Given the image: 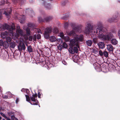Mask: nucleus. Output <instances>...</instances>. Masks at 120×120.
<instances>
[{
  "instance_id": "nucleus-1",
  "label": "nucleus",
  "mask_w": 120,
  "mask_h": 120,
  "mask_svg": "<svg viewBox=\"0 0 120 120\" xmlns=\"http://www.w3.org/2000/svg\"><path fill=\"white\" fill-rule=\"evenodd\" d=\"M98 28L96 29L93 28V26L91 25L90 23H88L86 27L85 30L84 31V33L86 34H88L90 32H92L94 30V32L99 35L102 34V33L106 32L107 30L105 28L103 27L101 22H99L98 25Z\"/></svg>"
},
{
  "instance_id": "nucleus-2",
  "label": "nucleus",
  "mask_w": 120,
  "mask_h": 120,
  "mask_svg": "<svg viewBox=\"0 0 120 120\" xmlns=\"http://www.w3.org/2000/svg\"><path fill=\"white\" fill-rule=\"evenodd\" d=\"M15 29V26L14 25L12 26H10L7 24H5L3 25L0 24V30L3 31L5 29H7L10 31V32L13 34V31Z\"/></svg>"
},
{
  "instance_id": "nucleus-3",
  "label": "nucleus",
  "mask_w": 120,
  "mask_h": 120,
  "mask_svg": "<svg viewBox=\"0 0 120 120\" xmlns=\"http://www.w3.org/2000/svg\"><path fill=\"white\" fill-rule=\"evenodd\" d=\"M113 37L114 36L112 33L109 32L106 35H104L103 34H100L99 36V38L103 41H109L111 40Z\"/></svg>"
},
{
  "instance_id": "nucleus-4",
  "label": "nucleus",
  "mask_w": 120,
  "mask_h": 120,
  "mask_svg": "<svg viewBox=\"0 0 120 120\" xmlns=\"http://www.w3.org/2000/svg\"><path fill=\"white\" fill-rule=\"evenodd\" d=\"M120 15L118 12H116L114 14L112 18L109 19L108 21L110 22H116L118 21L120 17Z\"/></svg>"
},
{
  "instance_id": "nucleus-5",
  "label": "nucleus",
  "mask_w": 120,
  "mask_h": 120,
  "mask_svg": "<svg viewBox=\"0 0 120 120\" xmlns=\"http://www.w3.org/2000/svg\"><path fill=\"white\" fill-rule=\"evenodd\" d=\"M52 29L49 27L46 28L45 30L44 33V38L46 39H48L49 38V34L51 33Z\"/></svg>"
},
{
  "instance_id": "nucleus-6",
  "label": "nucleus",
  "mask_w": 120,
  "mask_h": 120,
  "mask_svg": "<svg viewBox=\"0 0 120 120\" xmlns=\"http://www.w3.org/2000/svg\"><path fill=\"white\" fill-rule=\"evenodd\" d=\"M75 39V37L74 39L70 40V43L69 44L70 47H73L76 46V47H79V43Z\"/></svg>"
},
{
  "instance_id": "nucleus-7",
  "label": "nucleus",
  "mask_w": 120,
  "mask_h": 120,
  "mask_svg": "<svg viewBox=\"0 0 120 120\" xmlns=\"http://www.w3.org/2000/svg\"><path fill=\"white\" fill-rule=\"evenodd\" d=\"M94 66L95 69L97 70L98 71H100V70H104V68L103 67H105V68L106 67V66L105 65L103 66L102 65L101 67L100 64L97 63H94Z\"/></svg>"
},
{
  "instance_id": "nucleus-8",
  "label": "nucleus",
  "mask_w": 120,
  "mask_h": 120,
  "mask_svg": "<svg viewBox=\"0 0 120 120\" xmlns=\"http://www.w3.org/2000/svg\"><path fill=\"white\" fill-rule=\"evenodd\" d=\"M76 41L78 43L80 42H83L85 41L84 36L83 35L80 34L79 35H77L75 37Z\"/></svg>"
},
{
  "instance_id": "nucleus-9",
  "label": "nucleus",
  "mask_w": 120,
  "mask_h": 120,
  "mask_svg": "<svg viewBox=\"0 0 120 120\" xmlns=\"http://www.w3.org/2000/svg\"><path fill=\"white\" fill-rule=\"evenodd\" d=\"M68 51L71 54H74L75 53H77L78 52V49L77 47H71L69 48Z\"/></svg>"
},
{
  "instance_id": "nucleus-10",
  "label": "nucleus",
  "mask_w": 120,
  "mask_h": 120,
  "mask_svg": "<svg viewBox=\"0 0 120 120\" xmlns=\"http://www.w3.org/2000/svg\"><path fill=\"white\" fill-rule=\"evenodd\" d=\"M26 34H25L24 33V38L26 40H27L28 39V37L30 35V29L29 27H27L26 28Z\"/></svg>"
},
{
  "instance_id": "nucleus-11",
  "label": "nucleus",
  "mask_w": 120,
  "mask_h": 120,
  "mask_svg": "<svg viewBox=\"0 0 120 120\" xmlns=\"http://www.w3.org/2000/svg\"><path fill=\"white\" fill-rule=\"evenodd\" d=\"M72 28L74 30L76 31L79 32L80 30L79 26L77 25L75 23H71L70 24Z\"/></svg>"
},
{
  "instance_id": "nucleus-12",
  "label": "nucleus",
  "mask_w": 120,
  "mask_h": 120,
  "mask_svg": "<svg viewBox=\"0 0 120 120\" xmlns=\"http://www.w3.org/2000/svg\"><path fill=\"white\" fill-rule=\"evenodd\" d=\"M9 45V44L6 41H3L2 40H0V46H3L5 48H7Z\"/></svg>"
},
{
  "instance_id": "nucleus-13",
  "label": "nucleus",
  "mask_w": 120,
  "mask_h": 120,
  "mask_svg": "<svg viewBox=\"0 0 120 120\" xmlns=\"http://www.w3.org/2000/svg\"><path fill=\"white\" fill-rule=\"evenodd\" d=\"M3 13L5 14L7 16H9V14L7 12L6 10L4 9H2L0 10V19H1L2 18V14Z\"/></svg>"
},
{
  "instance_id": "nucleus-14",
  "label": "nucleus",
  "mask_w": 120,
  "mask_h": 120,
  "mask_svg": "<svg viewBox=\"0 0 120 120\" xmlns=\"http://www.w3.org/2000/svg\"><path fill=\"white\" fill-rule=\"evenodd\" d=\"M18 50L20 51H21L22 50H25V46L24 43L22 44L20 43L19 44L18 46Z\"/></svg>"
},
{
  "instance_id": "nucleus-15",
  "label": "nucleus",
  "mask_w": 120,
  "mask_h": 120,
  "mask_svg": "<svg viewBox=\"0 0 120 120\" xmlns=\"http://www.w3.org/2000/svg\"><path fill=\"white\" fill-rule=\"evenodd\" d=\"M52 18V17H49L45 19H43L41 17H39L38 18V20L40 22H44L45 21L46 22H47L51 20Z\"/></svg>"
},
{
  "instance_id": "nucleus-16",
  "label": "nucleus",
  "mask_w": 120,
  "mask_h": 120,
  "mask_svg": "<svg viewBox=\"0 0 120 120\" xmlns=\"http://www.w3.org/2000/svg\"><path fill=\"white\" fill-rule=\"evenodd\" d=\"M16 33L18 36H20L21 37H23L24 38V32L21 29L19 30L16 31Z\"/></svg>"
},
{
  "instance_id": "nucleus-17",
  "label": "nucleus",
  "mask_w": 120,
  "mask_h": 120,
  "mask_svg": "<svg viewBox=\"0 0 120 120\" xmlns=\"http://www.w3.org/2000/svg\"><path fill=\"white\" fill-rule=\"evenodd\" d=\"M98 45L99 49H103L105 47V44L103 42H99L98 44Z\"/></svg>"
},
{
  "instance_id": "nucleus-18",
  "label": "nucleus",
  "mask_w": 120,
  "mask_h": 120,
  "mask_svg": "<svg viewBox=\"0 0 120 120\" xmlns=\"http://www.w3.org/2000/svg\"><path fill=\"white\" fill-rule=\"evenodd\" d=\"M9 45L10 47L12 49L14 48L16 45V44L15 42L13 41L9 43Z\"/></svg>"
},
{
  "instance_id": "nucleus-19",
  "label": "nucleus",
  "mask_w": 120,
  "mask_h": 120,
  "mask_svg": "<svg viewBox=\"0 0 120 120\" xmlns=\"http://www.w3.org/2000/svg\"><path fill=\"white\" fill-rule=\"evenodd\" d=\"M49 40L52 42L56 41V39L54 36H52L49 37Z\"/></svg>"
},
{
  "instance_id": "nucleus-20",
  "label": "nucleus",
  "mask_w": 120,
  "mask_h": 120,
  "mask_svg": "<svg viewBox=\"0 0 120 120\" xmlns=\"http://www.w3.org/2000/svg\"><path fill=\"white\" fill-rule=\"evenodd\" d=\"M107 49L110 52H112L113 50V47L111 44L108 45H107Z\"/></svg>"
},
{
  "instance_id": "nucleus-21",
  "label": "nucleus",
  "mask_w": 120,
  "mask_h": 120,
  "mask_svg": "<svg viewBox=\"0 0 120 120\" xmlns=\"http://www.w3.org/2000/svg\"><path fill=\"white\" fill-rule=\"evenodd\" d=\"M111 42L112 44L113 45H117L118 43V41L115 39H112L111 40Z\"/></svg>"
},
{
  "instance_id": "nucleus-22",
  "label": "nucleus",
  "mask_w": 120,
  "mask_h": 120,
  "mask_svg": "<svg viewBox=\"0 0 120 120\" xmlns=\"http://www.w3.org/2000/svg\"><path fill=\"white\" fill-rule=\"evenodd\" d=\"M93 41L91 40H86V43L88 46H90L92 45Z\"/></svg>"
},
{
  "instance_id": "nucleus-23",
  "label": "nucleus",
  "mask_w": 120,
  "mask_h": 120,
  "mask_svg": "<svg viewBox=\"0 0 120 120\" xmlns=\"http://www.w3.org/2000/svg\"><path fill=\"white\" fill-rule=\"evenodd\" d=\"M68 34L70 36H75L76 35L74 31L72 30Z\"/></svg>"
},
{
  "instance_id": "nucleus-24",
  "label": "nucleus",
  "mask_w": 120,
  "mask_h": 120,
  "mask_svg": "<svg viewBox=\"0 0 120 120\" xmlns=\"http://www.w3.org/2000/svg\"><path fill=\"white\" fill-rule=\"evenodd\" d=\"M6 41L8 43L9 42L10 43L12 41V39L10 37H6Z\"/></svg>"
},
{
  "instance_id": "nucleus-25",
  "label": "nucleus",
  "mask_w": 120,
  "mask_h": 120,
  "mask_svg": "<svg viewBox=\"0 0 120 120\" xmlns=\"http://www.w3.org/2000/svg\"><path fill=\"white\" fill-rule=\"evenodd\" d=\"M45 8L48 9H50L51 8V6L49 4L45 3Z\"/></svg>"
},
{
  "instance_id": "nucleus-26",
  "label": "nucleus",
  "mask_w": 120,
  "mask_h": 120,
  "mask_svg": "<svg viewBox=\"0 0 120 120\" xmlns=\"http://www.w3.org/2000/svg\"><path fill=\"white\" fill-rule=\"evenodd\" d=\"M27 50L29 52H33V49L31 46L30 45L27 47Z\"/></svg>"
},
{
  "instance_id": "nucleus-27",
  "label": "nucleus",
  "mask_w": 120,
  "mask_h": 120,
  "mask_svg": "<svg viewBox=\"0 0 120 120\" xmlns=\"http://www.w3.org/2000/svg\"><path fill=\"white\" fill-rule=\"evenodd\" d=\"M6 2V4H8L9 2L7 0L6 1L4 0H2L1 1H0V5H2L4 4Z\"/></svg>"
},
{
  "instance_id": "nucleus-28",
  "label": "nucleus",
  "mask_w": 120,
  "mask_h": 120,
  "mask_svg": "<svg viewBox=\"0 0 120 120\" xmlns=\"http://www.w3.org/2000/svg\"><path fill=\"white\" fill-rule=\"evenodd\" d=\"M8 12H7L8 13V14L9 15V16H7V17L8 18H9L10 17V16H9V14H10L11 13L12 11V9L11 8H8Z\"/></svg>"
},
{
  "instance_id": "nucleus-29",
  "label": "nucleus",
  "mask_w": 120,
  "mask_h": 120,
  "mask_svg": "<svg viewBox=\"0 0 120 120\" xmlns=\"http://www.w3.org/2000/svg\"><path fill=\"white\" fill-rule=\"evenodd\" d=\"M58 29L56 28H54L53 29V33L55 34L57 33L58 32Z\"/></svg>"
},
{
  "instance_id": "nucleus-30",
  "label": "nucleus",
  "mask_w": 120,
  "mask_h": 120,
  "mask_svg": "<svg viewBox=\"0 0 120 120\" xmlns=\"http://www.w3.org/2000/svg\"><path fill=\"white\" fill-rule=\"evenodd\" d=\"M63 47L64 48H67L68 47V45L65 42H63Z\"/></svg>"
},
{
  "instance_id": "nucleus-31",
  "label": "nucleus",
  "mask_w": 120,
  "mask_h": 120,
  "mask_svg": "<svg viewBox=\"0 0 120 120\" xmlns=\"http://www.w3.org/2000/svg\"><path fill=\"white\" fill-rule=\"evenodd\" d=\"M103 55L105 57H107L108 56L109 54L108 53L107 51H105L103 52Z\"/></svg>"
},
{
  "instance_id": "nucleus-32",
  "label": "nucleus",
  "mask_w": 120,
  "mask_h": 120,
  "mask_svg": "<svg viewBox=\"0 0 120 120\" xmlns=\"http://www.w3.org/2000/svg\"><path fill=\"white\" fill-rule=\"evenodd\" d=\"M25 96L26 98V101H30V98L29 96L27 95H26ZM29 102L30 103V102Z\"/></svg>"
},
{
  "instance_id": "nucleus-33",
  "label": "nucleus",
  "mask_w": 120,
  "mask_h": 120,
  "mask_svg": "<svg viewBox=\"0 0 120 120\" xmlns=\"http://www.w3.org/2000/svg\"><path fill=\"white\" fill-rule=\"evenodd\" d=\"M93 41L94 43L95 44L96 43L97 41V39L96 38H93Z\"/></svg>"
},
{
  "instance_id": "nucleus-34",
  "label": "nucleus",
  "mask_w": 120,
  "mask_h": 120,
  "mask_svg": "<svg viewBox=\"0 0 120 120\" xmlns=\"http://www.w3.org/2000/svg\"><path fill=\"white\" fill-rule=\"evenodd\" d=\"M68 14H67L65 15V16H64L63 18V19L65 20H67V18L68 17Z\"/></svg>"
},
{
  "instance_id": "nucleus-35",
  "label": "nucleus",
  "mask_w": 120,
  "mask_h": 120,
  "mask_svg": "<svg viewBox=\"0 0 120 120\" xmlns=\"http://www.w3.org/2000/svg\"><path fill=\"white\" fill-rule=\"evenodd\" d=\"M30 98L32 101L35 102L36 101V98L33 97H30Z\"/></svg>"
},
{
  "instance_id": "nucleus-36",
  "label": "nucleus",
  "mask_w": 120,
  "mask_h": 120,
  "mask_svg": "<svg viewBox=\"0 0 120 120\" xmlns=\"http://www.w3.org/2000/svg\"><path fill=\"white\" fill-rule=\"evenodd\" d=\"M41 38V35L40 34H38L37 35V38L38 40H39Z\"/></svg>"
},
{
  "instance_id": "nucleus-37",
  "label": "nucleus",
  "mask_w": 120,
  "mask_h": 120,
  "mask_svg": "<svg viewBox=\"0 0 120 120\" xmlns=\"http://www.w3.org/2000/svg\"><path fill=\"white\" fill-rule=\"evenodd\" d=\"M11 119L12 120H18L14 116H12L11 117Z\"/></svg>"
},
{
  "instance_id": "nucleus-38",
  "label": "nucleus",
  "mask_w": 120,
  "mask_h": 120,
  "mask_svg": "<svg viewBox=\"0 0 120 120\" xmlns=\"http://www.w3.org/2000/svg\"><path fill=\"white\" fill-rule=\"evenodd\" d=\"M34 25L33 23H29L28 25V26L30 27H33Z\"/></svg>"
},
{
  "instance_id": "nucleus-39",
  "label": "nucleus",
  "mask_w": 120,
  "mask_h": 120,
  "mask_svg": "<svg viewBox=\"0 0 120 120\" xmlns=\"http://www.w3.org/2000/svg\"><path fill=\"white\" fill-rule=\"evenodd\" d=\"M99 53L101 56H102L103 54V52L101 50H100L99 51Z\"/></svg>"
},
{
  "instance_id": "nucleus-40",
  "label": "nucleus",
  "mask_w": 120,
  "mask_h": 120,
  "mask_svg": "<svg viewBox=\"0 0 120 120\" xmlns=\"http://www.w3.org/2000/svg\"><path fill=\"white\" fill-rule=\"evenodd\" d=\"M60 36L61 38H64V35L63 33L62 32L60 34Z\"/></svg>"
},
{
  "instance_id": "nucleus-41",
  "label": "nucleus",
  "mask_w": 120,
  "mask_h": 120,
  "mask_svg": "<svg viewBox=\"0 0 120 120\" xmlns=\"http://www.w3.org/2000/svg\"><path fill=\"white\" fill-rule=\"evenodd\" d=\"M37 36L36 34H34L33 35V39L34 41H36V40Z\"/></svg>"
},
{
  "instance_id": "nucleus-42",
  "label": "nucleus",
  "mask_w": 120,
  "mask_h": 120,
  "mask_svg": "<svg viewBox=\"0 0 120 120\" xmlns=\"http://www.w3.org/2000/svg\"><path fill=\"white\" fill-rule=\"evenodd\" d=\"M68 25V23L67 22L65 23L64 24V27L66 28L67 27Z\"/></svg>"
},
{
  "instance_id": "nucleus-43",
  "label": "nucleus",
  "mask_w": 120,
  "mask_h": 120,
  "mask_svg": "<svg viewBox=\"0 0 120 120\" xmlns=\"http://www.w3.org/2000/svg\"><path fill=\"white\" fill-rule=\"evenodd\" d=\"M30 103L32 105H38V102H30Z\"/></svg>"
},
{
  "instance_id": "nucleus-44",
  "label": "nucleus",
  "mask_w": 120,
  "mask_h": 120,
  "mask_svg": "<svg viewBox=\"0 0 120 120\" xmlns=\"http://www.w3.org/2000/svg\"><path fill=\"white\" fill-rule=\"evenodd\" d=\"M33 36H30L29 37V40L30 41H32L33 39Z\"/></svg>"
},
{
  "instance_id": "nucleus-45",
  "label": "nucleus",
  "mask_w": 120,
  "mask_h": 120,
  "mask_svg": "<svg viewBox=\"0 0 120 120\" xmlns=\"http://www.w3.org/2000/svg\"><path fill=\"white\" fill-rule=\"evenodd\" d=\"M37 94L36 93L35 94H33L32 95V97L36 98H37Z\"/></svg>"
},
{
  "instance_id": "nucleus-46",
  "label": "nucleus",
  "mask_w": 120,
  "mask_h": 120,
  "mask_svg": "<svg viewBox=\"0 0 120 120\" xmlns=\"http://www.w3.org/2000/svg\"><path fill=\"white\" fill-rule=\"evenodd\" d=\"M0 113L1 115L3 116L4 117H6V115L2 112H0Z\"/></svg>"
},
{
  "instance_id": "nucleus-47",
  "label": "nucleus",
  "mask_w": 120,
  "mask_h": 120,
  "mask_svg": "<svg viewBox=\"0 0 120 120\" xmlns=\"http://www.w3.org/2000/svg\"><path fill=\"white\" fill-rule=\"evenodd\" d=\"M21 29H20V27L19 26H17V29L16 31L18 30H19Z\"/></svg>"
},
{
  "instance_id": "nucleus-48",
  "label": "nucleus",
  "mask_w": 120,
  "mask_h": 120,
  "mask_svg": "<svg viewBox=\"0 0 120 120\" xmlns=\"http://www.w3.org/2000/svg\"><path fill=\"white\" fill-rule=\"evenodd\" d=\"M19 98H17L16 99V103L17 104H18V103L19 102Z\"/></svg>"
},
{
  "instance_id": "nucleus-49",
  "label": "nucleus",
  "mask_w": 120,
  "mask_h": 120,
  "mask_svg": "<svg viewBox=\"0 0 120 120\" xmlns=\"http://www.w3.org/2000/svg\"><path fill=\"white\" fill-rule=\"evenodd\" d=\"M41 94H40V92H38V98H41Z\"/></svg>"
},
{
  "instance_id": "nucleus-50",
  "label": "nucleus",
  "mask_w": 120,
  "mask_h": 120,
  "mask_svg": "<svg viewBox=\"0 0 120 120\" xmlns=\"http://www.w3.org/2000/svg\"><path fill=\"white\" fill-rule=\"evenodd\" d=\"M21 91L22 92H26V90H25V89H24V88H22L21 90Z\"/></svg>"
},
{
  "instance_id": "nucleus-51",
  "label": "nucleus",
  "mask_w": 120,
  "mask_h": 120,
  "mask_svg": "<svg viewBox=\"0 0 120 120\" xmlns=\"http://www.w3.org/2000/svg\"><path fill=\"white\" fill-rule=\"evenodd\" d=\"M26 90V92L27 93H29V90L28 89H25Z\"/></svg>"
},
{
  "instance_id": "nucleus-52",
  "label": "nucleus",
  "mask_w": 120,
  "mask_h": 120,
  "mask_svg": "<svg viewBox=\"0 0 120 120\" xmlns=\"http://www.w3.org/2000/svg\"><path fill=\"white\" fill-rule=\"evenodd\" d=\"M61 40V41H62V40L61 38H59V39H56V41L57 40L58 41H60Z\"/></svg>"
},
{
  "instance_id": "nucleus-53",
  "label": "nucleus",
  "mask_w": 120,
  "mask_h": 120,
  "mask_svg": "<svg viewBox=\"0 0 120 120\" xmlns=\"http://www.w3.org/2000/svg\"><path fill=\"white\" fill-rule=\"evenodd\" d=\"M70 38L68 37L67 38V39L66 40V41H67V42L68 41H70Z\"/></svg>"
},
{
  "instance_id": "nucleus-54",
  "label": "nucleus",
  "mask_w": 120,
  "mask_h": 120,
  "mask_svg": "<svg viewBox=\"0 0 120 120\" xmlns=\"http://www.w3.org/2000/svg\"><path fill=\"white\" fill-rule=\"evenodd\" d=\"M118 35L119 36V35H120V29L118 31Z\"/></svg>"
},
{
  "instance_id": "nucleus-55",
  "label": "nucleus",
  "mask_w": 120,
  "mask_h": 120,
  "mask_svg": "<svg viewBox=\"0 0 120 120\" xmlns=\"http://www.w3.org/2000/svg\"><path fill=\"white\" fill-rule=\"evenodd\" d=\"M62 62L63 64H66V62H65L64 61H62Z\"/></svg>"
},
{
  "instance_id": "nucleus-56",
  "label": "nucleus",
  "mask_w": 120,
  "mask_h": 120,
  "mask_svg": "<svg viewBox=\"0 0 120 120\" xmlns=\"http://www.w3.org/2000/svg\"><path fill=\"white\" fill-rule=\"evenodd\" d=\"M24 22V20H21L20 21V22L21 23H23Z\"/></svg>"
},
{
  "instance_id": "nucleus-57",
  "label": "nucleus",
  "mask_w": 120,
  "mask_h": 120,
  "mask_svg": "<svg viewBox=\"0 0 120 120\" xmlns=\"http://www.w3.org/2000/svg\"><path fill=\"white\" fill-rule=\"evenodd\" d=\"M58 48L59 49H61V47H60V46H58Z\"/></svg>"
},
{
  "instance_id": "nucleus-58",
  "label": "nucleus",
  "mask_w": 120,
  "mask_h": 120,
  "mask_svg": "<svg viewBox=\"0 0 120 120\" xmlns=\"http://www.w3.org/2000/svg\"><path fill=\"white\" fill-rule=\"evenodd\" d=\"M8 98V96H5V97H4V98Z\"/></svg>"
},
{
  "instance_id": "nucleus-59",
  "label": "nucleus",
  "mask_w": 120,
  "mask_h": 120,
  "mask_svg": "<svg viewBox=\"0 0 120 120\" xmlns=\"http://www.w3.org/2000/svg\"><path fill=\"white\" fill-rule=\"evenodd\" d=\"M41 31V30H38V33H40V31Z\"/></svg>"
},
{
  "instance_id": "nucleus-60",
  "label": "nucleus",
  "mask_w": 120,
  "mask_h": 120,
  "mask_svg": "<svg viewBox=\"0 0 120 120\" xmlns=\"http://www.w3.org/2000/svg\"><path fill=\"white\" fill-rule=\"evenodd\" d=\"M1 117L0 116V120H1Z\"/></svg>"
},
{
  "instance_id": "nucleus-61",
  "label": "nucleus",
  "mask_w": 120,
  "mask_h": 120,
  "mask_svg": "<svg viewBox=\"0 0 120 120\" xmlns=\"http://www.w3.org/2000/svg\"><path fill=\"white\" fill-rule=\"evenodd\" d=\"M23 1V0H22ZM25 1V0H23V2H24Z\"/></svg>"
},
{
  "instance_id": "nucleus-62",
  "label": "nucleus",
  "mask_w": 120,
  "mask_h": 120,
  "mask_svg": "<svg viewBox=\"0 0 120 120\" xmlns=\"http://www.w3.org/2000/svg\"><path fill=\"white\" fill-rule=\"evenodd\" d=\"M8 120H11L10 119H8Z\"/></svg>"
},
{
  "instance_id": "nucleus-63",
  "label": "nucleus",
  "mask_w": 120,
  "mask_h": 120,
  "mask_svg": "<svg viewBox=\"0 0 120 120\" xmlns=\"http://www.w3.org/2000/svg\"><path fill=\"white\" fill-rule=\"evenodd\" d=\"M3 120H5L4 119H3Z\"/></svg>"
}]
</instances>
